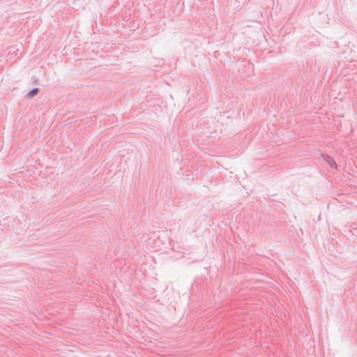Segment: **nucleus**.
I'll list each match as a JSON object with an SVG mask.
<instances>
[{
	"label": "nucleus",
	"instance_id": "nucleus-1",
	"mask_svg": "<svg viewBox=\"0 0 357 357\" xmlns=\"http://www.w3.org/2000/svg\"><path fill=\"white\" fill-rule=\"evenodd\" d=\"M38 89H34L33 90H32L31 91H30L29 93V96L30 97H33V96H36L38 93Z\"/></svg>",
	"mask_w": 357,
	"mask_h": 357
},
{
	"label": "nucleus",
	"instance_id": "nucleus-2",
	"mask_svg": "<svg viewBox=\"0 0 357 357\" xmlns=\"http://www.w3.org/2000/svg\"><path fill=\"white\" fill-rule=\"evenodd\" d=\"M328 162V164H329V165L331 167H334L335 169L337 168V165H336L335 162L333 160L329 159V160Z\"/></svg>",
	"mask_w": 357,
	"mask_h": 357
}]
</instances>
